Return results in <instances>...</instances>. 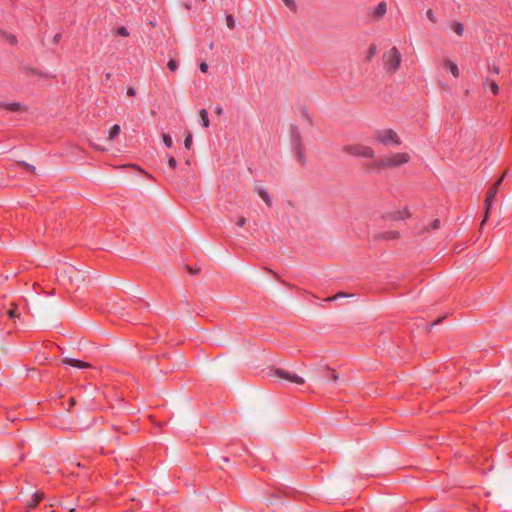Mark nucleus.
<instances>
[{"label":"nucleus","mask_w":512,"mask_h":512,"mask_svg":"<svg viewBox=\"0 0 512 512\" xmlns=\"http://www.w3.org/2000/svg\"><path fill=\"white\" fill-rule=\"evenodd\" d=\"M411 159L409 153L398 152L389 155L386 158L375 161L371 164V168L375 170L397 168L404 164H407Z\"/></svg>","instance_id":"f257e3e1"},{"label":"nucleus","mask_w":512,"mask_h":512,"mask_svg":"<svg viewBox=\"0 0 512 512\" xmlns=\"http://www.w3.org/2000/svg\"><path fill=\"white\" fill-rule=\"evenodd\" d=\"M375 140L385 146H399L402 144L400 136L390 128L378 130L375 133Z\"/></svg>","instance_id":"f03ea898"},{"label":"nucleus","mask_w":512,"mask_h":512,"mask_svg":"<svg viewBox=\"0 0 512 512\" xmlns=\"http://www.w3.org/2000/svg\"><path fill=\"white\" fill-rule=\"evenodd\" d=\"M385 69L390 73H395L401 64V54L396 47H392L384 54Z\"/></svg>","instance_id":"7ed1b4c3"},{"label":"nucleus","mask_w":512,"mask_h":512,"mask_svg":"<svg viewBox=\"0 0 512 512\" xmlns=\"http://www.w3.org/2000/svg\"><path fill=\"white\" fill-rule=\"evenodd\" d=\"M343 151L357 157L372 159L375 157V151L372 147L363 144L346 145Z\"/></svg>","instance_id":"20e7f679"},{"label":"nucleus","mask_w":512,"mask_h":512,"mask_svg":"<svg viewBox=\"0 0 512 512\" xmlns=\"http://www.w3.org/2000/svg\"><path fill=\"white\" fill-rule=\"evenodd\" d=\"M272 377H278L283 380H287L291 383L302 385L304 384L305 380L303 377L297 375L296 373L290 372L288 370L284 369H275L271 372Z\"/></svg>","instance_id":"39448f33"},{"label":"nucleus","mask_w":512,"mask_h":512,"mask_svg":"<svg viewBox=\"0 0 512 512\" xmlns=\"http://www.w3.org/2000/svg\"><path fill=\"white\" fill-rule=\"evenodd\" d=\"M0 108L10 110V111H15V112H27L28 111V107L23 105L20 102H13V103L0 102Z\"/></svg>","instance_id":"423d86ee"},{"label":"nucleus","mask_w":512,"mask_h":512,"mask_svg":"<svg viewBox=\"0 0 512 512\" xmlns=\"http://www.w3.org/2000/svg\"><path fill=\"white\" fill-rule=\"evenodd\" d=\"M254 191L260 196V198L265 202V204L270 207L272 205L271 198L266 191V189L261 184H255Z\"/></svg>","instance_id":"0eeeda50"},{"label":"nucleus","mask_w":512,"mask_h":512,"mask_svg":"<svg viewBox=\"0 0 512 512\" xmlns=\"http://www.w3.org/2000/svg\"><path fill=\"white\" fill-rule=\"evenodd\" d=\"M386 11H387V4H386V2L381 1L380 3H378L377 6H375L374 8L371 9L370 14L373 18L379 19L385 15Z\"/></svg>","instance_id":"6e6552de"},{"label":"nucleus","mask_w":512,"mask_h":512,"mask_svg":"<svg viewBox=\"0 0 512 512\" xmlns=\"http://www.w3.org/2000/svg\"><path fill=\"white\" fill-rule=\"evenodd\" d=\"M411 216L408 208L387 214V219L392 221L402 220Z\"/></svg>","instance_id":"1a4fd4ad"},{"label":"nucleus","mask_w":512,"mask_h":512,"mask_svg":"<svg viewBox=\"0 0 512 512\" xmlns=\"http://www.w3.org/2000/svg\"><path fill=\"white\" fill-rule=\"evenodd\" d=\"M62 363L79 369L90 368L91 365L87 362L76 360L73 358H64Z\"/></svg>","instance_id":"9d476101"},{"label":"nucleus","mask_w":512,"mask_h":512,"mask_svg":"<svg viewBox=\"0 0 512 512\" xmlns=\"http://www.w3.org/2000/svg\"><path fill=\"white\" fill-rule=\"evenodd\" d=\"M44 498V493L36 492L33 494L31 501L27 503L28 508H34Z\"/></svg>","instance_id":"9b49d317"},{"label":"nucleus","mask_w":512,"mask_h":512,"mask_svg":"<svg viewBox=\"0 0 512 512\" xmlns=\"http://www.w3.org/2000/svg\"><path fill=\"white\" fill-rule=\"evenodd\" d=\"M444 66L447 70L450 71V73L454 76V77H458L459 76V69H458V66L454 63V62H451L449 60H446L444 62Z\"/></svg>","instance_id":"f8f14e48"},{"label":"nucleus","mask_w":512,"mask_h":512,"mask_svg":"<svg viewBox=\"0 0 512 512\" xmlns=\"http://www.w3.org/2000/svg\"><path fill=\"white\" fill-rule=\"evenodd\" d=\"M506 175V172L503 173V175L494 183V185L490 188L489 192L487 195L490 196V198H495L496 194H497V191H498V188L503 180V178L505 177Z\"/></svg>","instance_id":"ddd939ff"},{"label":"nucleus","mask_w":512,"mask_h":512,"mask_svg":"<svg viewBox=\"0 0 512 512\" xmlns=\"http://www.w3.org/2000/svg\"><path fill=\"white\" fill-rule=\"evenodd\" d=\"M199 116H200V119H201L203 127L208 128L209 125H210V121H209V118H208L207 110L201 109L199 111Z\"/></svg>","instance_id":"4468645a"},{"label":"nucleus","mask_w":512,"mask_h":512,"mask_svg":"<svg viewBox=\"0 0 512 512\" xmlns=\"http://www.w3.org/2000/svg\"><path fill=\"white\" fill-rule=\"evenodd\" d=\"M119 133H120V126L117 124L112 126L108 133V140L113 141L115 138L118 137Z\"/></svg>","instance_id":"2eb2a0df"},{"label":"nucleus","mask_w":512,"mask_h":512,"mask_svg":"<svg viewBox=\"0 0 512 512\" xmlns=\"http://www.w3.org/2000/svg\"><path fill=\"white\" fill-rule=\"evenodd\" d=\"M493 199L494 198H490L489 195H487V197L485 199V215H484V219H483L481 225H483L485 223V221L488 219V215H489V211H490V207L492 205Z\"/></svg>","instance_id":"dca6fc26"},{"label":"nucleus","mask_w":512,"mask_h":512,"mask_svg":"<svg viewBox=\"0 0 512 512\" xmlns=\"http://www.w3.org/2000/svg\"><path fill=\"white\" fill-rule=\"evenodd\" d=\"M284 5L292 12H295L297 10V4L295 0H282Z\"/></svg>","instance_id":"f3484780"},{"label":"nucleus","mask_w":512,"mask_h":512,"mask_svg":"<svg viewBox=\"0 0 512 512\" xmlns=\"http://www.w3.org/2000/svg\"><path fill=\"white\" fill-rule=\"evenodd\" d=\"M486 85H488L490 87V89L493 92V94H498L499 87H498L497 83L494 80L487 79Z\"/></svg>","instance_id":"a211bd4d"},{"label":"nucleus","mask_w":512,"mask_h":512,"mask_svg":"<svg viewBox=\"0 0 512 512\" xmlns=\"http://www.w3.org/2000/svg\"><path fill=\"white\" fill-rule=\"evenodd\" d=\"M399 237V233L396 232V231H391V232H386L384 233L381 238L382 239H385V240H391V239H396Z\"/></svg>","instance_id":"6ab92c4d"},{"label":"nucleus","mask_w":512,"mask_h":512,"mask_svg":"<svg viewBox=\"0 0 512 512\" xmlns=\"http://www.w3.org/2000/svg\"><path fill=\"white\" fill-rule=\"evenodd\" d=\"M7 314L10 318H18L20 314L17 311V305L12 304V308L7 312Z\"/></svg>","instance_id":"aec40b11"},{"label":"nucleus","mask_w":512,"mask_h":512,"mask_svg":"<svg viewBox=\"0 0 512 512\" xmlns=\"http://www.w3.org/2000/svg\"><path fill=\"white\" fill-rule=\"evenodd\" d=\"M226 25L229 30H233L235 28V20L232 15H227Z\"/></svg>","instance_id":"412c9836"},{"label":"nucleus","mask_w":512,"mask_h":512,"mask_svg":"<svg viewBox=\"0 0 512 512\" xmlns=\"http://www.w3.org/2000/svg\"><path fill=\"white\" fill-rule=\"evenodd\" d=\"M192 141H193L192 134L190 132H188L187 135H186V138L184 140V146H185L186 149H190L191 148Z\"/></svg>","instance_id":"4be33fe9"},{"label":"nucleus","mask_w":512,"mask_h":512,"mask_svg":"<svg viewBox=\"0 0 512 512\" xmlns=\"http://www.w3.org/2000/svg\"><path fill=\"white\" fill-rule=\"evenodd\" d=\"M162 139H163V142H164V144H165V146L167 148H171L172 147V138L170 137V135L163 134L162 135Z\"/></svg>","instance_id":"5701e85b"},{"label":"nucleus","mask_w":512,"mask_h":512,"mask_svg":"<svg viewBox=\"0 0 512 512\" xmlns=\"http://www.w3.org/2000/svg\"><path fill=\"white\" fill-rule=\"evenodd\" d=\"M6 36V41L11 44V45H14L16 44L17 40H16V37L14 34H5Z\"/></svg>","instance_id":"b1692460"},{"label":"nucleus","mask_w":512,"mask_h":512,"mask_svg":"<svg viewBox=\"0 0 512 512\" xmlns=\"http://www.w3.org/2000/svg\"><path fill=\"white\" fill-rule=\"evenodd\" d=\"M426 17H427V19H429L431 22H436V18H435V16H434V12H433V10H432V9H428V10L426 11Z\"/></svg>","instance_id":"393cba45"},{"label":"nucleus","mask_w":512,"mask_h":512,"mask_svg":"<svg viewBox=\"0 0 512 512\" xmlns=\"http://www.w3.org/2000/svg\"><path fill=\"white\" fill-rule=\"evenodd\" d=\"M168 68L171 70V71H176L177 68H178V64L175 60L171 59L169 62H168Z\"/></svg>","instance_id":"a878e982"},{"label":"nucleus","mask_w":512,"mask_h":512,"mask_svg":"<svg viewBox=\"0 0 512 512\" xmlns=\"http://www.w3.org/2000/svg\"><path fill=\"white\" fill-rule=\"evenodd\" d=\"M347 296H348V295H347L346 293L340 292V293H338V294H336V295H334V296L328 297V298L326 299V301H333V300H335V299H337V298H340V297H347Z\"/></svg>","instance_id":"bb28decb"},{"label":"nucleus","mask_w":512,"mask_h":512,"mask_svg":"<svg viewBox=\"0 0 512 512\" xmlns=\"http://www.w3.org/2000/svg\"><path fill=\"white\" fill-rule=\"evenodd\" d=\"M463 31H464V26L462 23H460V22L454 23V32H463Z\"/></svg>","instance_id":"cd10ccee"},{"label":"nucleus","mask_w":512,"mask_h":512,"mask_svg":"<svg viewBox=\"0 0 512 512\" xmlns=\"http://www.w3.org/2000/svg\"><path fill=\"white\" fill-rule=\"evenodd\" d=\"M297 155H298V158H299V161H301L302 163L304 162V156H303V151L300 147L297 148Z\"/></svg>","instance_id":"c85d7f7f"},{"label":"nucleus","mask_w":512,"mask_h":512,"mask_svg":"<svg viewBox=\"0 0 512 512\" xmlns=\"http://www.w3.org/2000/svg\"><path fill=\"white\" fill-rule=\"evenodd\" d=\"M440 227V220L439 219H435L432 224H431V229H438Z\"/></svg>","instance_id":"c756f323"},{"label":"nucleus","mask_w":512,"mask_h":512,"mask_svg":"<svg viewBox=\"0 0 512 512\" xmlns=\"http://www.w3.org/2000/svg\"><path fill=\"white\" fill-rule=\"evenodd\" d=\"M168 165L171 168H175L176 167V160L173 157H168Z\"/></svg>","instance_id":"7c9ffc66"},{"label":"nucleus","mask_w":512,"mask_h":512,"mask_svg":"<svg viewBox=\"0 0 512 512\" xmlns=\"http://www.w3.org/2000/svg\"><path fill=\"white\" fill-rule=\"evenodd\" d=\"M201 72L205 73L208 70V64L206 62H202L199 66Z\"/></svg>","instance_id":"2f4dec72"},{"label":"nucleus","mask_w":512,"mask_h":512,"mask_svg":"<svg viewBox=\"0 0 512 512\" xmlns=\"http://www.w3.org/2000/svg\"><path fill=\"white\" fill-rule=\"evenodd\" d=\"M21 166L25 167L26 169L28 170H31V171H34L35 168L33 166H31L30 164L26 163V162H20L19 163Z\"/></svg>","instance_id":"473e14b6"},{"label":"nucleus","mask_w":512,"mask_h":512,"mask_svg":"<svg viewBox=\"0 0 512 512\" xmlns=\"http://www.w3.org/2000/svg\"><path fill=\"white\" fill-rule=\"evenodd\" d=\"M489 70L495 74H498L499 73V67L495 66V65H490L489 66Z\"/></svg>","instance_id":"72a5a7b5"},{"label":"nucleus","mask_w":512,"mask_h":512,"mask_svg":"<svg viewBox=\"0 0 512 512\" xmlns=\"http://www.w3.org/2000/svg\"><path fill=\"white\" fill-rule=\"evenodd\" d=\"M135 94H136V89H135V88H133V87H129V88L127 89V95H128V96H134Z\"/></svg>","instance_id":"f704fd0d"},{"label":"nucleus","mask_w":512,"mask_h":512,"mask_svg":"<svg viewBox=\"0 0 512 512\" xmlns=\"http://www.w3.org/2000/svg\"><path fill=\"white\" fill-rule=\"evenodd\" d=\"M245 223H246V219H245L244 217H240V218L238 219L237 224H238L240 227L244 226V225H245Z\"/></svg>","instance_id":"c9c22d12"},{"label":"nucleus","mask_w":512,"mask_h":512,"mask_svg":"<svg viewBox=\"0 0 512 512\" xmlns=\"http://www.w3.org/2000/svg\"><path fill=\"white\" fill-rule=\"evenodd\" d=\"M215 113H216L217 115H221V114L223 113V108H222V107H219V106H218V107H216V108H215Z\"/></svg>","instance_id":"e433bc0d"},{"label":"nucleus","mask_w":512,"mask_h":512,"mask_svg":"<svg viewBox=\"0 0 512 512\" xmlns=\"http://www.w3.org/2000/svg\"><path fill=\"white\" fill-rule=\"evenodd\" d=\"M59 40H60V37H59V35H58V34H56V35L52 38V42H53L54 44L58 43V42H59Z\"/></svg>","instance_id":"4c0bfd02"},{"label":"nucleus","mask_w":512,"mask_h":512,"mask_svg":"<svg viewBox=\"0 0 512 512\" xmlns=\"http://www.w3.org/2000/svg\"><path fill=\"white\" fill-rule=\"evenodd\" d=\"M331 379H332V380H334V381H336V380H338V379H339V376H338L336 373H332V375H331Z\"/></svg>","instance_id":"58836bf2"},{"label":"nucleus","mask_w":512,"mask_h":512,"mask_svg":"<svg viewBox=\"0 0 512 512\" xmlns=\"http://www.w3.org/2000/svg\"><path fill=\"white\" fill-rule=\"evenodd\" d=\"M189 272L192 273V274H195L199 271V269H193L191 267L188 268Z\"/></svg>","instance_id":"ea45409f"},{"label":"nucleus","mask_w":512,"mask_h":512,"mask_svg":"<svg viewBox=\"0 0 512 512\" xmlns=\"http://www.w3.org/2000/svg\"><path fill=\"white\" fill-rule=\"evenodd\" d=\"M117 32L119 33H122V32H127L126 28L124 26L120 27Z\"/></svg>","instance_id":"a19ab883"},{"label":"nucleus","mask_w":512,"mask_h":512,"mask_svg":"<svg viewBox=\"0 0 512 512\" xmlns=\"http://www.w3.org/2000/svg\"><path fill=\"white\" fill-rule=\"evenodd\" d=\"M221 461H222V463H227V462H228V458H226V457H222V458H221Z\"/></svg>","instance_id":"79ce46f5"},{"label":"nucleus","mask_w":512,"mask_h":512,"mask_svg":"<svg viewBox=\"0 0 512 512\" xmlns=\"http://www.w3.org/2000/svg\"><path fill=\"white\" fill-rule=\"evenodd\" d=\"M370 51H371V54H374V53H375V48H374V47H371V48H370Z\"/></svg>","instance_id":"37998d69"},{"label":"nucleus","mask_w":512,"mask_h":512,"mask_svg":"<svg viewBox=\"0 0 512 512\" xmlns=\"http://www.w3.org/2000/svg\"><path fill=\"white\" fill-rule=\"evenodd\" d=\"M185 7H186L187 9H190V8H191V5H190L189 3H186V4H185Z\"/></svg>","instance_id":"c03bdc74"},{"label":"nucleus","mask_w":512,"mask_h":512,"mask_svg":"<svg viewBox=\"0 0 512 512\" xmlns=\"http://www.w3.org/2000/svg\"><path fill=\"white\" fill-rule=\"evenodd\" d=\"M110 77H111V74H110V73H107V74H106V79H110Z\"/></svg>","instance_id":"a18cd8bd"},{"label":"nucleus","mask_w":512,"mask_h":512,"mask_svg":"<svg viewBox=\"0 0 512 512\" xmlns=\"http://www.w3.org/2000/svg\"><path fill=\"white\" fill-rule=\"evenodd\" d=\"M70 512H75V509L74 508L70 509Z\"/></svg>","instance_id":"49530a36"}]
</instances>
